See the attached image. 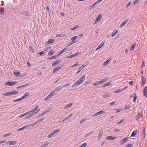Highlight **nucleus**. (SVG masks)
I'll list each match as a JSON object with an SVG mask.
<instances>
[{
  "label": "nucleus",
  "mask_w": 147,
  "mask_h": 147,
  "mask_svg": "<svg viewBox=\"0 0 147 147\" xmlns=\"http://www.w3.org/2000/svg\"><path fill=\"white\" fill-rule=\"evenodd\" d=\"M61 61L60 60H57L55 62H54V63H53L52 64V66H56L57 64L59 63Z\"/></svg>",
  "instance_id": "obj_17"
},
{
  "label": "nucleus",
  "mask_w": 147,
  "mask_h": 147,
  "mask_svg": "<svg viewBox=\"0 0 147 147\" xmlns=\"http://www.w3.org/2000/svg\"><path fill=\"white\" fill-rule=\"evenodd\" d=\"M56 56H55V55H54L53 56L51 57H48L47 58V59L52 60V59H56Z\"/></svg>",
  "instance_id": "obj_38"
},
{
  "label": "nucleus",
  "mask_w": 147,
  "mask_h": 147,
  "mask_svg": "<svg viewBox=\"0 0 147 147\" xmlns=\"http://www.w3.org/2000/svg\"><path fill=\"white\" fill-rule=\"evenodd\" d=\"M38 108V106H36L34 108L32 109L31 111H30L29 112H30V113L32 112V114H33V115L37 113V109Z\"/></svg>",
  "instance_id": "obj_2"
},
{
  "label": "nucleus",
  "mask_w": 147,
  "mask_h": 147,
  "mask_svg": "<svg viewBox=\"0 0 147 147\" xmlns=\"http://www.w3.org/2000/svg\"><path fill=\"white\" fill-rule=\"evenodd\" d=\"M11 134V133H7L6 134H5L4 135L3 137H7V136H10Z\"/></svg>",
  "instance_id": "obj_59"
},
{
  "label": "nucleus",
  "mask_w": 147,
  "mask_h": 147,
  "mask_svg": "<svg viewBox=\"0 0 147 147\" xmlns=\"http://www.w3.org/2000/svg\"><path fill=\"white\" fill-rule=\"evenodd\" d=\"M28 125H25V126L23 127H22L20 128L18 130V131H20V130H23V129H24L25 128L27 127L28 126Z\"/></svg>",
  "instance_id": "obj_44"
},
{
  "label": "nucleus",
  "mask_w": 147,
  "mask_h": 147,
  "mask_svg": "<svg viewBox=\"0 0 147 147\" xmlns=\"http://www.w3.org/2000/svg\"><path fill=\"white\" fill-rule=\"evenodd\" d=\"M136 95V94L135 93H133L132 94L130 95V96L131 97H134Z\"/></svg>",
  "instance_id": "obj_57"
},
{
  "label": "nucleus",
  "mask_w": 147,
  "mask_h": 147,
  "mask_svg": "<svg viewBox=\"0 0 147 147\" xmlns=\"http://www.w3.org/2000/svg\"><path fill=\"white\" fill-rule=\"evenodd\" d=\"M30 113V112L28 111V112H26L25 113H24V114H22L20 115L19 116V117L20 118H21V117H24L26 115Z\"/></svg>",
  "instance_id": "obj_25"
},
{
  "label": "nucleus",
  "mask_w": 147,
  "mask_h": 147,
  "mask_svg": "<svg viewBox=\"0 0 147 147\" xmlns=\"http://www.w3.org/2000/svg\"><path fill=\"white\" fill-rule=\"evenodd\" d=\"M104 111H103V110H102L101 111H100L97 112L95 114L93 115H92V117H94L96 116H98V115L100 114H101L104 113Z\"/></svg>",
  "instance_id": "obj_9"
},
{
  "label": "nucleus",
  "mask_w": 147,
  "mask_h": 147,
  "mask_svg": "<svg viewBox=\"0 0 147 147\" xmlns=\"http://www.w3.org/2000/svg\"><path fill=\"white\" fill-rule=\"evenodd\" d=\"M115 139V137L112 136H108L106 137V139L108 140H112Z\"/></svg>",
  "instance_id": "obj_15"
},
{
  "label": "nucleus",
  "mask_w": 147,
  "mask_h": 147,
  "mask_svg": "<svg viewBox=\"0 0 147 147\" xmlns=\"http://www.w3.org/2000/svg\"><path fill=\"white\" fill-rule=\"evenodd\" d=\"M87 144L86 143H84L82 144V145L80 146V147H85V146L87 145Z\"/></svg>",
  "instance_id": "obj_53"
},
{
  "label": "nucleus",
  "mask_w": 147,
  "mask_h": 147,
  "mask_svg": "<svg viewBox=\"0 0 147 147\" xmlns=\"http://www.w3.org/2000/svg\"><path fill=\"white\" fill-rule=\"evenodd\" d=\"M10 145H14L16 144L17 142L16 141H10Z\"/></svg>",
  "instance_id": "obj_36"
},
{
  "label": "nucleus",
  "mask_w": 147,
  "mask_h": 147,
  "mask_svg": "<svg viewBox=\"0 0 147 147\" xmlns=\"http://www.w3.org/2000/svg\"><path fill=\"white\" fill-rule=\"evenodd\" d=\"M102 131H100L99 132L98 135L97 139L98 141H99L101 138L102 136Z\"/></svg>",
  "instance_id": "obj_11"
},
{
  "label": "nucleus",
  "mask_w": 147,
  "mask_h": 147,
  "mask_svg": "<svg viewBox=\"0 0 147 147\" xmlns=\"http://www.w3.org/2000/svg\"><path fill=\"white\" fill-rule=\"evenodd\" d=\"M30 84V83H28L27 84H26L22 86H20V88L22 87H24L28 86Z\"/></svg>",
  "instance_id": "obj_50"
},
{
  "label": "nucleus",
  "mask_w": 147,
  "mask_h": 147,
  "mask_svg": "<svg viewBox=\"0 0 147 147\" xmlns=\"http://www.w3.org/2000/svg\"><path fill=\"white\" fill-rule=\"evenodd\" d=\"M29 48L30 49V53H34V51L32 46H30Z\"/></svg>",
  "instance_id": "obj_29"
},
{
  "label": "nucleus",
  "mask_w": 147,
  "mask_h": 147,
  "mask_svg": "<svg viewBox=\"0 0 147 147\" xmlns=\"http://www.w3.org/2000/svg\"><path fill=\"white\" fill-rule=\"evenodd\" d=\"M86 66V65H83L81 66L79 69L78 70L77 72V73H79L81 70H82Z\"/></svg>",
  "instance_id": "obj_21"
},
{
  "label": "nucleus",
  "mask_w": 147,
  "mask_h": 147,
  "mask_svg": "<svg viewBox=\"0 0 147 147\" xmlns=\"http://www.w3.org/2000/svg\"><path fill=\"white\" fill-rule=\"evenodd\" d=\"M45 53V52L43 51H42L38 53V54H39L40 55H43Z\"/></svg>",
  "instance_id": "obj_63"
},
{
  "label": "nucleus",
  "mask_w": 147,
  "mask_h": 147,
  "mask_svg": "<svg viewBox=\"0 0 147 147\" xmlns=\"http://www.w3.org/2000/svg\"><path fill=\"white\" fill-rule=\"evenodd\" d=\"M73 103L72 102H71L69 104H68V105H65L64 107V109H66L67 108H69L70 107V106L72 105H73Z\"/></svg>",
  "instance_id": "obj_22"
},
{
  "label": "nucleus",
  "mask_w": 147,
  "mask_h": 147,
  "mask_svg": "<svg viewBox=\"0 0 147 147\" xmlns=\"http://www.w3.org/2000/svg\"><path fill=\"white\" fill-rule=\"evenodd\" d=\"M29 93L27 92L23 96H22L21 98L22 100L26 98L27 96H28L29 94Z\"/></svg>",
  "instance_id": "obj_14"
},
{
  "label": "nucleus",
  "mask_w": 147,
  "mask_h": 147,
  "mask_svg": "<svg viewBox=\"0 0 147 147\" xmlns=\"http://www.w3.org/2000/svg\"><path fill=\"white\" fill-rule=\"evenodd\" d=\"M123 91V90L122 89H118L116 91L114 92V94H116L120 92H121Z\"/></svg>",
  "instance_id": "obj_35"
},
{
  "label": "nucleus",
  "mask_w": 147,
  "mask_h": 147,
  "mask_svg": "<svg viewBox=\"0 0 147 147\" xmlns=\"http://www.w3.org/2000/svg\"><path fill=\"white\" fill-rule=\"evenodd\" d=\"M141 80H142V86H143L145 83V82L146 81V78H144V77L142 75L141 76Z\"/></svg>",
  "instance_id": "obj_12"
},
{
  "label": "nucleus",
  "mask_w": 147,
  "mask_h": 147,
  "mask_svg": "<svg viewBox=\"0 0 147 147\" xmlns=\"http://www.w3.org/2000/svg\"><path fill=\"white\" fill-rule=\"evenodd\" d=\"M54 52L53 51H52V50H51L49 51L48 55H53V54H54Z\"/></svg>",
  "instance_id": "obj_40"
},
{
  "label": "nucleus",
  "mask_w": 147,
  "mask_h": 147,
  "mask_svg": "<svg viewBox=\"0 0 147 147\" xmlns=\"http://www.w3.org/2000/svg\"><path fill=\"white\" fill-rule=\"evenodd\" d=\"M118 31L117 30H115L111 34V36L112 37L114 36H115L117 32Z\"/></svg>",
  "instance_id": "obj_32"
},
{
  "label": "nucleus",
  "mask_w": 147,
  "mask_h": 147,
  "mask_svg": "<svg viewBox=\"0 0 147 147\" xmlns=\"http://www.w3.org/2000/svg\"><path fill=\"white\" fill-rule=\"evenodd\" d=\"M110 96L109 94L108 93L104 94L103 95V97L104 98H107L109 97Z\"/></svg>",
  "instance_id": "obj_30"
},
{
  "label": "nucleus",
  "mask_w": 147,
  "mask_h": 147,
  "mask_svg": "<svg viewBox=\"0 0 147 147\" xmlns=\"http://www.w3.org/2000/svg\"><path fill=\"white\" fill-rule=\"evenodd\" d=\"M85 76L83 75L78 80V81L80 82V84H82L84 82L85 78Z\"/></svg>",
  "instance_id": "obj_5"
},
{
  "label": "nucleus",
  "mask_w": 147,
  "mask_h": 147,
  "mask_svg": "<svg viewBox=\"0 0 147 147\" xmlns=\"http://www.w3.org/2000/svg\"><path fill=\"white\" fill-rule=\"evenodd\" d=\"M110 60H109V59L107 60V61H105L103 65H106L109 62Z\"/></svg>",
  "instance_id": "obj_46"
},
{
  "label": "nucleus",
  "mask_w": 147,
  "mask_h": 147,
  "mask_svg": "<svg viewBox=\"0 0 147 147\" xmlns=\"http://www.w3.org/2000/svg\"><path fill=\"white\" fill-rule=\"evenodd\" d=\"M14 74L16 76H18L20 74V72L18 71H15L14 72Z\"/></svg>",
  "instance_id": "obj_42"
},
{
  "label": "nucleus",
  "mask_w": 147,
  "mask_h": 147,
  "mask_svg": "<svg viewBox=\"0 0 147 147\" xmlns=\"http://www.w3.org/2000/svg\"><path fill=\"white\" fill-rule=\"evenodd\" d=\"M131 4V2L130 1H129L126 5L125 7L126 8L128 7Z\"/></svg>",
  "instance_id": "obj_52"
},
{
  "label": "nucleus",
  "mask_w": 147,
  "mask_h": 147,
  "mask_svg": "<svg viewBox=\"0 0 147 147\" xmlns=\"http://www.w3.org/2000/svg\"><path fill=\"white\" fill-rule=\"evenodd\" d=\"M80 84V82L78 81L74 83L71 86L72 87H74L79 85Z\"/></svg>",
  "instance_id": "obj_23"
},
{
  "label": "nucleus",
  "mask_w": 147,
  "mask_h": 147,
  "mask_svg": "<svg viewBox=\"0 0 147 147\" xmlns=\"http://www.w3.org/2000/svg\"><path fill=\"white\" fill-rule=\"evenodd\" d=\"M129 20V19H127L125 21H124L120 25V27H121L123 26L126 23V22L128 21Z\"/></svg>",
  "instance_id": "obj_27"
},
{
  "label": "nucleus",
  "mask_w": 147,
  "mask_h": 147,
  "mask_svg": "<svg viewBox=\"0 0 147 147\" xmlns=\"http://www.w3.org/2000/svg\"><path fill=\"white\" fill-rule=\"evenodd\" d=\"M143 92L144 96L147 97V86H145L143 89Z\"/></svg>",
  "instance_id": "obj_10"
},
{
  "label": "nucleus",
  "mask_w": 147,
  "mask_h": 147,
  "mask_svg": "<svg viewBox=\"0 0 147 147\" xmlns=\"http://www.w3.org/2000/svg\"><path fill=\"white\" fill-rule=\"evenodd\" d=\"M133 146V144H127L126 146V147H131Z\"/></svg>",
  "instance_id": "obj_51"
},
{
  "label": "nucleus",
  "mask_w": 147,
  "mask_h": 147,
  "mask_svg": "<svg viewBox=\"0 0 147 147\" xmlns=\"http://www.w3.org/2000/svg\"><path fill=\"white\" fill-rule=\"evenodd\" d=\"M50 97V96H49V95H48L45 98V101L49 99V98Z\"/></svg>",
  "instance_id": "obj_64"
},
{
  "label": "nucleus",
  "mask_w": 147,
  "mask_h": 147,
  "mask_svg": "<svg viewBox=\"0 0 147 147\" xmlns=\"http://www.w3.org/2000/svg\"><path fill=\"white\" fill-rule=\"evenodd\" d=\"M136 44L135 43L133 44L131 46L130 49V51H133L135 49L136 47Z\"/></svg>",
  "instance_id": "obj_26"
},
{
  "label": "nucleus",
  "mask_w": 147,
  "mask_h": 147,
  "mask_svg": "<svg viewBox=\"0 0 147 147\" xmlns=\"http://www.w3.org/2000/svg\"><path fill=\"white\" fill-rule=\"evenodd\" d=\"M20 14L29 17L30 16V14L29 12L26 11H23L22 12H21L20 13Z\"/></svg>",
  "instance_id": "obj_3"
},
{
  "label": "nucleus",
  "mask_w": 147,
  "mask_h": 147,
  "mask_svg": "<svg viewBox=\"0 0 147 147\" xmlns=\"http://www.w3.org/2000/svg\"><path fill=\"white\" fill-rule=\"evenodd\" d=\"M17 83V81L12 82L9 81H8L5 82L4 85L5 86H11L16 84Z\"/></svg>",
  "instance_id": "obj_1"
},
{
  "label": "nucleus",
  "mask_w": 147,
  "mask_h": 147,
  "mask_svg": "<svg viewBox=\"0 0 147 147\" xmlns=\"http://www.w3.org/2000/svg\"><path fill=\"white\" fill-rule=\"evenodd\" d=\"M78 28V25H76L74 27L71 28V30H74L76 29L77 28Z\"/></svg>",
  "instance_id": "obj_58"
},
{
  "label": "nucleus",
  "mask_w": 147,
  "mask_h": 147,
  "mask_svg": "<svg viewBox=\"0 0 147 147\" xmlns=\"http://www.w3.org/2000/svg\"><path fill=\"white\" fill-rule=\"evenodd\" d=\"M92 132H91L88 134H87L85 136V137H88V136H89V135H90L91 134H92Z\"/></svg>",
  "instance_id": "obj_62"
},
{
  "label": "nucleus",
  "mask_w": 147,
  "mask_h": 147,
  "mask_svg": "<svg viewBox=\"0 0 147 147\" xmlns=\"http://www.w3.org/2000/svg\"><path fill=\"white\" fill-rule=\"evenodd\" d=\"M137 133V131H134L131 134V136H135Z\"/></svg>",
  "instance_id": "obj_33"
},
{
  "label": "nucleus",
  "mask_w": 147,
  "mask_h": 147,
  "mask_svg": "<svg viewBox=\"0 0 147 147\" xmlns=\"http://www.w3.org/2000/svg\"><path fill=\"white\" fill-rule=\"evenodd\" d=\"M80 84V82L78 81L74 83L71 86L72 87H74L79 85Z\"/></svg>",
  "instance_id": "obj_24"
},
{
  "label": "nucleus",
  "mask_w": 147,
  "mask_h": 147,
  "mask_svg": "<svg viewBox=\"0 0 147 147\" xmlns=\"http://www.w3.org/2000/svg\"><path fill=\"white\" fill-rule=\"evenodd\" d=\"M55 91H53L51 92L50 94L48 95L50 97L52 96H53L54 93H55Z\"/></svg>",
  "instance_id": "obj_37"
},
{
  "label": "nucleus",
  "mask_w": 147,
  "mask_h": 147,
  "mask_svg": "<svg viewBox=\"0 0 147 147\" xmlns=\"http://www.w3.org/2000/svg\"><path fill=\"white\" fill-rule=\"evenodd\" d=\"M100 83L98 81H96L93 84V86H96L99 85Z\"/></svg>",
  "instance_id": "obj_45"
},
{
  "label": "nucleus",
  "mask_w": 147,
  "mask_h": 147,
  "mask_svg": "<svg viewBox=\"0 0 147 147\" xmlns=\"http://www.w3.org/2000/svg\"><path fill=\"white\" fill-rule=\"evenodd\" d=\"M62 88V86H59L58 87L56 88L55 89V91H58L59 90H61Z\"/></svg>",
  "instance_id": "obj_28"
},
{
  "label": "nucleus",
  "mask_w": 147,
  "mask_h": 147,
  "mask_svg": "<svg viewBox=\"0 0 147 147\" xmlns=\"http://www.w3.org/2000/svg\"><path fill=\"white\" fill-rule=\"evenodd\" d=\"M142 133L143 134V139H144L145 137V134H146V132H145V129L144 128V130L142 132Z\"/></svg>",
  "instance_id": "obj_39"
},
{
  "label": "nucleus",
  "mask_w": 147,
  "mask_h": 147,
  "mask_svg": "<svg viewBox=\"0 0 147 147\" xmlns=\"http://www.w3.org/2000/svg\"><path fill=\"white\" fill-rule=\"evenodd\" d=\"M142 116V114L140 113H138L137 115H136V116L135 118V119L136 121H138L139 119Z\"/></svg>",
  "instance_id": "obj_8"
},
{
  "label": "nucleus",
  "mask_w": 147,
  "mask_h": 147,
  "mask_svg": "<svg viewBox=\"0 0 147 147\" xmlns=\"http://www.w3.org/2000/svg\"><path fill=\"white\" fill-rule=\"evenodd\" d=\"M10 95H13L16 94L18 93V92L17 91L13 90L11 92H9Z\"/></svg>",
  "instance_id": "obj_16"
},
{
  "label": "nucleus",
  "mask_w": 147,
  "mask_h": 147,
  "mask_svg": "<svg viewBox=\"0 0 147 147\" xmlns=\"http://www.w3.org/2000/svg\"><path fill=\"white\" fill-rule=\"evenodd\" d=\"M52 109L53 108H51V107L47 109L46 111L47 113L49 112L50 111H51L52 110Z\"/></svg>",
  "instance_id": "obj_55"
},
{
  "label": "nucleus",
  "mask_w": 147,
  "mask_h": 147,
  "mask_svg": "<svg viewBox=\"0 0 147 147\" xmlns=\"http://www.w3.org/2000/svg\"><path fill=\"white\" fill-rule=\"evenodd\" d=\"M49 41V43H51L55 41L54 39H51L48 40Z\"/></svg>",
  "instance_id": "obj_41"
},
{
  "label": "nucleus",
  "mask_w": 147,
  "mask_h": 147,
  "mask_svg": "<svg viewBox=\"0 0 147 147\" xmlns=\"http://www.w3.org/2000/svg\"><path fill=\"white\" fill-rule=\"evenodd\" d=\"M4 9L3 7H0V15H2L4 14Z\"/></svg>",
  "instance_id": "obj_13"
},
{
  "label": "nucleus",
  "mask_w": 147,
  "mask_h": 147,
  "mask_svg": "<svg viewBox=\"0 0 147 147\" xmlns=\"http://www.w3.org/2000/svg\"><path fill=\"white\" fill-rule=\"evenodd\" d=\"M105 42H102L99 45V46H98L97 48H96V50H97L100 48L101 47H102L103 45H104Z\"/></svg>",
  "instance_id": "obj_20"
},
{
  "label": "nucleus",
  "mask_w": 147,
  "mask_h": 147,
  "mask_svg": "<svg viewBox=\"0 0 147 147\" xmlns=\"http://www.w3.org/2000/svg\"><path fill=\"white\" fill-rule=\"evenodd\" d=\"M22 100V99H21V98H18L17 99L14 100H13V101L14 102H16L18 101H20V100Z\"/></svg>",
  "instance_id": "obj_60"
},
{
  "label": "nucleus",
  "mask_w": 147,
  "mask_h": 147,
  "mask_svg": "<svg viewBox=\"0 0 147 147\" xmlns=\"http://www.w3.org/2000/svg\"><path fill=\"white\" fill-rule=\"evenodd\" d=\"M111 84H110V82H108L104 84L103 86V87H105L107 86H108L111 85Z\"/></svg>",
  "instance_id": "obj_43"
},
{
  "label": "nucleus",
  "mask_w": 147,
  "mask_h": 147,
  "mask_svg": "<svg viewBox=\"0 0 147 147\" xmlns=\"http://www.w3.org/2000/svg\"><path fill=\"white\" fill-rule=\"evenodd\" d=\"M44 120V118H42L41 119L37 121L36 122H35L32 125V126H33L34 125L36 124L37 123H40L41 121H42Z\"/></svg>",
  "instance_id": "obj_18"
},
{
  "label": "nucleus",
  "mask_w": 147,
  "mask_h": 147,
  "mask_svg": "<svg viewBox=\"0 0 147 147\" xmlns=\"http://www.w3.org/2000/svg\"><path fill=\"white\" fill-rule=\"evenodd\" d=\"M3 96H10L9 92H7L3 93Z\"/></svg>",
  "instance_id": "obj_34"
},
{
  "label": "nucleus",
  "mask_w": 147,
  "mask_h": 147,
  "mask_svg": "<svg viewBox=\"0 0 147 147\" xmlns=\"http://www.w3.org/2000/svg\"><path fill=\"white\" fill-rule=\"evenodd\" d=\"M131 107L129 105H126L124 107V109L127 110V109H129Z\"/></svg>",
  "instance_id": "obj_48"
},
{
  "label": "nucleus",
  "mask_w": 147,
  "mask_h": 147,
  "mask_svg": "<svg viewBox=\"0 0 147 147\" xmlns=\"http://www.w3.org/2000/svg\"><path fill=\"white\" fill-rule=\"evenodd\" d=\"M49 144V142H46V143L43 144L42 146H41V147H45L47 146V145H48Z\"/></svg>",
  "instance_id": "obj_49"
},
{
  "label": "nucleus",
  "mask_w": 147,
  "mask_h": 147,
  "mask_svg": "<svg viewBox=\"0 0 147 147\" xmlns=\"http://www.w3.org/2000/svg\"><path fill=\"white\" fill-rule=\"evenodd\" d=\"M129 137H125L123 139H122L120 141V145H122L124 143L126 142L127 140L128 139Z\"/></svg>",
  "instance_id": "obj_4"
},
{
  "label": "nucleus",
  "mask_w": 147,
  "mask_h": 147,
  "mask_svg": "<svg viewBox=\"0 0 147 147\" xmlns=\"http://www.w3.org/2000/svg\"><path fill=\"white\" fill-rule=\"evenodd\" d=\"M60 131V129H55L53 131V132L55 134L56 133H57V132H59Z\"/></svg>",
  "instance_id": "obj_56"
},
{
  "label": "nucleus",
  "mask_w": 147,
  "mask_h": 147,
  "mask_svg": "<svg viewBox=\"0 0 147 147\" xmlns=\"http://www.w3.org/2000/svg\"><path fill=\"white\" fill-rule=\"evenodd\" d=\"M102 17V16L101 14H99L98 15L97 17L96 18L95 20L97 22H99L100 21Z\"/></svg>",
  "instance_id": "obj_19"
},
{
  "label": "nucleus",
  "mask_w": 147,
  "mask_h": 147,
  "mask_svg": "<svg viewBox=\"0 0 147 147\" xmlns=\"http://www.w3.org/2000/svg\"><path fill=\"white\" fill-rule=\"evenodd\" d=\"M63 66H58L57 67L55 68L53 70V73H55L56 72L58 71L61 69L62 67H63Z\"/></svg>",
  "instance_id": "obj_7"
},
{
  "label": "nucleus",
  "mask_w": 147,
  "mask_h": 147,
  "mask_svg": "<svg viewBox=\"0 0 147 147\" xmlns=\"http://www.w3.org/2000/svg\"><path fill=\"white\" fill-rule=\"evenodd\" d=\"M107 79H106V78H105V79H104L103 80H102L99 81L100 84H102L103 83L105 82L107 80Z\"/></svg>",
  "instance_id": "obj_31"
},
{
  "label": "nucleus",
  "mask_w": 147,
  "mask_h": 147,
  "mask_svg": "<svg viewBox=\"0 0 147 147\" xmlns=\"http://www.w3.org/2000/svg\"><path fill=\"white\" fill-rule=\"evenodd\" d=\"M79 53H76L74 54H73L70 56L66 57V59L72 58L74 57L77 56L79 55Z\"/></svg>",
  "instance_id": "obj_6"
},
{
  "label": "nucleus",
  "mask_w": 147,
  "mask_h": 147,
  "mask_svg": "<svg viewBox=\"0 0 147 147\" xmlns=\"http://www.w3.org/2000/svg\"><path fill=\"white\" fill-rule=\"evenodd\" d=\"M33 115V114H32V113L31 114H29L27 116H26L25 118V119H28L29 118H30L31 116H32Z\"/></svg>",
  "instance_id": "obj_47"
},
{
  "label": "nucleus",
  "mask_w": 147,
  "mask_h": 147,
  "mask_svg": "<svg viewBox=\"0 0 147 147\" xmlns=\"http://www.w3.org/2000/svg\"><path fill=\"white\" fill-rule=\"evenodd\" d=\"M77 36H74L71 38V40L72 41H74L75 39H76L77 38Z\"/></svg>",
  "instance_id": "obj_54"
},
{
  "label": "nucleus",
  "mask_w": 147,
  "mask_h": 147,
  "mask_svg": "<svg viewBox=\"0 0 147 147\" xmlns=\"http://www.w3.org/2000/svg\"><path fill=\"white\" fill-rule=\"evenodd\" d=\"M120 129H114L113 130H114V132H117L118 131H120Z\"/></svg>",
  "instance_id": "obj_61"
}]
</instances>
